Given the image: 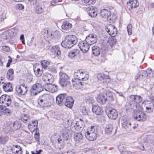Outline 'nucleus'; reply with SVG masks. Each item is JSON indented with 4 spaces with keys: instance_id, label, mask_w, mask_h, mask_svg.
I'll return each instance as SVG.
<instances>
[{
    "instance_id": "f257e3e1",
    "label": "nucleus",
    "mask_w": 154,
    "mask_h": 154,
    "mask_svg": "<svg viewBox=\"0 0 154 154\" xmlns=\"http://www.w3.org/2000/svg\"><path fill=\"white\" fill-rule=\"evenodd\" d=\"M78 39L76 36L73 35H69L66 36L64 41L61 43L62 46L65 48H70L76 44Z\"/></svg>"
},
{
    "instance_id": "f03ea898",
    "label": "nucleus",
    "mask_w": 154,
    "mask_h": 154,
    "mask_svg": "<svg viewBox=\"0 0 154 154\" xmlns=\"http://www.w3.org/2000/svg\"><path fill=\"white\" fill-rule=\"evenodd\" d=\"M97 129L96 127L91 126L89 128L88 131L85 133L86 138L90 141H94L97 137Z\"/></svg>"
},
{
    "instance_id": "7ed1b4c3",
    "label": "nucleus",
    "mask_w": 154,
    "mask_h": 154,
    "mask_svg": "<svg viewBox=\"0 0 154 154\" xmlns=\"http://www.w3.org/2000/svg\"><path fill=\"white\" fill-rule=\"evenodd\" d=\"M42 85L40 83L33 85L30 90V94L31 96H35L43 90Z\"/></svg>"
},
{
    "instance_id": "20e7f679",
    "label": "nucleus",
    "mask_w": 154,
    "mask_h": 154,
    "mask_svg": "<svg viewBox=\"0 0 154 154\" xmlns=\"http://www.w3.org/2000/svg\"><path fill=\"white\" fill-rule=\"evenodd\" d=\"M59 83L63 87H66L70 84L68 75L66 73L60 72L59 73Z\"/></svg>"
},
{
    "instance_id": "39448f33",
    "label": "nucleus",
    "mask_w": 154,
    "mask_h": 154,
    "mask_svg": "<svg viewBox=\"0 0 154 154\" xmlns=\"http://www.w3.org/2000/svg\"><path fill=\"white\" fill-rule=\"evenodd\" d=\"M134 117L136 119L139 121H144L146 119V116L145 114L139 110H137L135 112Z\"/></svg>"
},
{
    "instance_id": "423d86ee",
    "label": "nucleus",
    "mask_w": 154,
    "mask_h": 154,
    "mask_svg": "<svg viewBox=\"0 0 154 154\" xmlns=\"http://www.w3.org/2000/svg\"><path fill=\"white\" fill-rule=\"evenodd\" d=\"M106 112L108 117L112 119H115L117 117L118 114L116 110L112 108L107 109Z\"/></svg>"
},
{
    "instance_id": "0eeeda50",
    "label": "nucleus",
    "mask_w": 154,
    "mask_h": 154,
    "mask_svg": "<svg viewBox=\"0 0 154 154\" xmlns=\"http://www.w3.org/2000/svg\"><path fill=\"white\" fill-rule=\"evenodd\" d=\"M98 81L100 83H108L110 82V79L108 75L103 74H98L97 75Z\"/></svg>"
},
{
    "instance_id": "6e6552de",
    "label": "nucleus",
    "mask_w": 154,
    "mask_h": 154,
    "mask_svg": "<svg viewBox=\"0 0 154 154\" xmlns=\"http://www.w3.org/2000/svg\"><path fill=\"white\" fill-rule=\"evenodd\" d=\"M27 88L25 84H22L16 87V91L17 93L21 95L25 94L27 91Z\"/></svg>"
},
{
    "instance_id": "1a4fd4ad",
    "label": "nucleus",
    "mask_w": 154,
    "mask_h": 154,
    "mask_svg": "<svg viewBox=\"0 0 154 154\" xmlns=\"http://www.w3.org/2000/svg\"><path fill=\"white\" fill-rule=\"evenodd\" d=\"M44 88L47 91L51 93L56 92L57 90V87L55 85L52 84L51 83L44 85Z\"/></svg>"
},
{
    "instance_id": "9d476101",
    "label": "nucleus",
    "mask_w": 154,
    "mask_h": 154,
    "mask_svg": "<svg viewBox=\"0 0 154 154\" xmlns=\"http://www.w3.org/2000/svg\"><path fill=\"white\" fill-rule=\"evenodd\" d=\"M106 30L111 36H115L117 34L116 28L112 25H108L106 27Z\"/></svg>"
},
{
    "instance_id": "9b49d317",
    "label": "nucleus",
    "mask_w": 154,
    "mask_h": 154,
    "mask_svg": "<svg viewBox=\"0 0 154 154\" xmlns=\"http://www.w3.org/2000/svg\"><path fill=\"white\" fill-rule=\"evenodd\" d=\"M97 37L95 34H90L86 37L85 41L90 45H91L96 42Z\"/></svg>"
},
{
    "instance_id": "f8f14e48",
    "label": "nucleus",
    "mask_w": 154,
    "mask_h": 154,
    "mask_svg": "<svg viewBox=\"0 0 154 154\" xmlns=\"http://www.w3.org/2000/svg\"><path fill=\"white\" fill-rule=\"evenodd\" d=\"M90 45L85 41L79 42L78 45L80 49L84 53H86L88 51Z\"/></svg>"
},
{
    "instance_id": "ddd939ff",
    "label": "nucleus",
    "mask_w": 154,
    "mask_h": 154,
    "mask_svg": "<svg viewBox=\"0 0 154 154\" xmlns=\"http://www.w3.org/2000/svg\"><path fill=\"white\" fill-rule=\"evenodd\" d=\"M84 72H82L81 70H78L76 72H75L74 76L75 79H77L79 80L86 81L88 79V76L85 77L84 76Z\"/></svg>"
},
{
    "instance_id": "4468645a",
    "label": "nucleus",
    "mask_w": 154,
    "mask_h": 154,
    "mask_svg": "<svg viewBox=\"0 0 154 154\" xmlns=\"http://www.w3.org/2000/svg\"><path fill=\"white\" fill-rule=\"evenodd\" d=\"M126 116H123L122 119V125L123 128L128 130L131 129V125H132L131 123L129 121L126 119Z\"/></svg>"
},
{
    "instance_id": "2eb2a0df",
    "label": "nucleus",
    "mask_w": 154,
    "mask_h": 154,
    "mask_svg": "<svg viewBox=\"0 0 154 154\" xmlns=\"http://www.w3.org/2000/svg\"><path fill=\"white\" fill-rule=\"evenodd\" d=\"M66 97V94L65 93L59 95L56 98V103L60 106L62 105L63 104Z\"/></svg>"
},
{
    "instance_id": "dca6fc26",
    "label": "nucleus",
    "mask_w": 154,
    "mask_h": 154,
    "mask_svg": "<svg viewBox=\"0 0 154 154\" xmlns=\"http://www.w3.org/2000/svg\"><path fill=\"white\" fill-rule=\"evenodd\" d=\"M0 102L5 103L7 106H10L11 103V100L9 96L6 95H3L0 97Z\"/></svg>"
},
{
    "instance_id": "f3484780",
    "label": "nucleus",
    "mask_w": 154,
    "mask_h": 154,
    "mask_svg": "<svg viewBox=\"0 0 154 154\" xmlns=\"http://www.w3.org/2000/svg\"><path fill=\"white\" fill-rule=\"evenodd\" d=\"M53 76L48 73H45L42 76V80L46 83V84H48L53 81Z\"/></svg>"
},
{
    "instance_id": "a211bd4d",
    "label": "nucleus",
    "mask_w": 154,
    "mask_h": 154,
    "mask_svg": "<svg viewBox=\"0 0 154 154\" xmlns=\"http://www.w3.org/2000/svg\"><path fill=\"white\" fill-rule=\"evenodd\" d=\"M72 82L73 86L75 89L79 90L82 88L83 84L81 80L74 79L72 80Z\"/></svg>"
},
{
    "instance_id": "6ab92c4d",
    "label": "nucleus",
    "mask_w": 154,
    "mask_h": 154,
    "mask_svg": "<svg viewBox=\"0 0 154 154\" xmlns=\"http://www.w3.org/2000/svg\"><path fill=\"white\" fill-rule=\"evenodd\" d=\"M145 72L144 70L140 71L136 75L135 79L136 81L144 80L146 79V76L145 75Z\"/></svg>"
},
{
    "instance_id": "aec40b11",
    "label": "nucleus",
    "mask_w": 154,
    "mask_h": 154,
    "mask_svg": "<svg viewBox=\"0 0 154 154\" xmlns=\"http://www.w3.org/2000/svg\"><path fill=\"white\" fill-rule=\"evenodd\" d=\"M38 121L35 120L29 123L28 128L31 132H33L36 130L37 128Z\"/></svg>"
},
{
    "instance_id": "412c9836",
    "label": "nucleus",
    "mask_w": 154,
    "mask_h": 154,
    "mask_svg": "<svg viewBox=\"0 0 154 154\" xmlns=\"http://www.w3.org/2000/svg\"><path fill=\"white\" fill-rule=\"evenodd\" d=\"M145 107L146 112H150L154 109V104L151 101H146L145 102Z\"/></svg>"
},
{
    "instance_id": "4be33fe9",
    "label": "nucleus",
    "mask_w": 154,
    "mask_h": 154,
    "mask_svg": "<svg viewBox=\"0 0 154 154\" xmlns=\"http://www.w3.org/2000/svg\"><path fill=\"white\" fill-rule=\"evenodd\" d=\"M74 103L73 100L72 98L69 96L67 97L64 102L65 105L69 108H71Z\"/></svg>"
},
{
    "instance_id": "5701e85b",
    "label": "nucleus",
    "mask_w": 154,
    "mask_h": 154,
    "mask_svg": "<svg viewBox=\"0 0 154 154\" xmlns=\"http://www.w3.org/2000/svg\"><path fill=\"white\" fill-rule=\"evenodd\" d=\"M45 94H44L40 96L38 99V104L43 107H47V105L45 101Z\"/></svg>"
},
{
    "instance_id": "b1692460",
    "label": "nucleus",
    "mask_w": 154,
    "mask_h": 154,
    "mask_svg": "<svg viewBox=\"0 0 154 154\" xmlns=\"http://www.w3.org/2000/svg\"><path fill=\"white\" fill-rule=\"evenodd\" d=\"M45 94H44L40 96L38 99V104L43 107H47V105L45 101Z\"/></svg>"
},
{
    "instance_id": "393cba45",
    "label": "nucleus",
    "mask_w": 154,
    "mask_h": 154,
    "mask_svg": "<svg viewBox=\"0 0 154 154\" xmlns=\"http://www.w3.org/2000/svg\"><path fill=\"white\" fill-rule=\"evenodd\" d=\"M13 153L15 154H22L23 151L22 148L19 146L13 145L11 148Z\"/></svg>"
},
{
    "instance_id": "a878e982",
    "label": "nucleus",
    "mask_w": 154,
    "mask_h": 154,
    "mask_svg": "<svg viewBox=\"0 0 154 154\" xmlns=\"http://www.w3.org/2000/svg\"><path fill=\"white\" fill-rule=\"evenodd\" d=\"M128 6L129 9H133L137 7L139 5V3L137 0H130Z\"/></svg>"
},
{
    "instance_id": "bb28decb",
    "label": "nucleus",
    "mask_w": 154,
    "mask_h": 154,
    "mask_svg": "<svg viewBox=\"0 0 154 154\" xmlns=\"http://www.w3.org/2000/svg\"><path fill=\"white\" fill-rule=\"evenodd\" d=\"M97 101L100 104H105L107 100V98L106 97L105 95L100 94L98 97L97 99Z\"/></svg>"
},
{
    "instance_id": "cd10ccee",
    "label": "nucleus",
    "mask_w": 154,
    "mask_h": 154,
    "mask_svg": "<svg viewBox=\"0 0 154 154\" xmlns=\"http://www.w3.org/2000/svg\"><path fill=\"white\" fill-rule=\"evenodd\" d=\"M92 110L93 112L97 115H100L103 112L101 108L97 105L93 106L92 107Z\"/></svg>"
},
{
    "instance_id": "c85d7f7f",
    "label": "nucleus",
    "mask_w": 154,
    "mask_h": 154,
    "mask_svg": "<svg viewBox=\"0 0 154 154\" xmlns=\"http://www.w3.org/2000/svg\"><path fill=\"white\" fill-rule=\"evenodd\" d=\"M11 113V111L10 109L5 106L3 107L0 105V115L5 114L8 115Z\"/></svg>"
},
{
    "instance_id": "c756f323",
    "label": "nucleus",
    "mask_w": 154,
    "mask_h": 154,
    "mask_svg": "<svg viewBox=\"0 0 154 154\" xmlns=\"http://www.w3.org/2000/svg\"><path fill=\"white\" fill-rule=\"evenodd\" d=\"M2 87L3 89L5 92H10L13 90L12 85L10 82L4 83Z\"/></svg>"
},
{
    "instance_id": "7c9ffc66",
    "label": "nucleus",
    "mask_w": 154,
    "mask_h": 154,
    "mask_svg": "<svg viewBox=\"0 0 154 154\" xmlns=\"http://www.w3.org/2000/svg\"><path fill=\"white\" fill-rule=\"evenodd\" d=\"M70 131L69 129L66 127H63L61 131L62 136L66 139H68L70 134Z\"/></svg>"
},
{
    "instance_id": "2f4dec72",
    "label": "nucleus",
    "mask_w": 154,
    "mask_h": 154,
    "mask_svg": "<svg viewBox=\"0 0 154 154\" xmlns=\"http://www.w3.org/2000/svg\"><path fill=\"white\" fill-rule=\"evenodd\" d=\"M14 71L13 69H10L7 72L6 77L8 80L10 81L13 80L14 76Z\"/></svg>"
},
{
    "instance_id": "473e14b6",
    "label": "nucleus",
    "mask_w": 154,
    "mask_h": 154,
    "mask_svg": "<svg viewBox=\"0 0 154 154\" xmlns=\"http://www.w3.org/2000/svg\"><path fill=\"white\" fill-rule=\"evenodd\" d=\"M45 101L47 105V107L50 106L53 102V97L49 94H45Z\"/></svg>"
},
{
    "instance_id": "72a5a7b5",
    "label": "nucleus",
    "mask_w": 154,
    "mask_h": 154,
    "mask_svg": "<svg viewBox=\"0 0 154 154\" xmlns=\"http://www.w3.org/2000/svg\"><path fill=\"white\" fill-rule=\"evenodd\" d=\"M75 126H74V127H76L77 129L79 130H81L82 129L83 127L84 126V122L83 121L80 119L79 120L75 123Z\"/></svg>"
},
{
    "instance_id": "f704fd0d",
    "label": "nucleus",
    "mask_w": 154,
    "mask_h": 154,
    "mask_svg": "<svg viewBox=\"0 0 154 154\" xmlns=\"http://www.w3.org/2000/svg\"><path fill=\"white\" fill-rule=\"evenodd\" d=\"M79 53V49H74L70 51L69 52L68 56L70 58H72L78 55Z\"/></svg>"
},
{
    "instance_id": "c9c22d12",
    "label": "nucleus",
    "mask_w": 154,
    "mask_h": 154,
    "mask_svg": "<svg viewBox=\"0 0 154 154\" xmlns=\"http://www.w3.org/2000/svg\"><path fill=\"white\" fill-rule=\"evenodd\" d=\"M130 98L131 100L135 103H140L142 100V97L138 95H131L130 96Z\"/></svg>"
},
{
    "instance_id": "e433bc0d",
    "label": "nucleus",
    "mask_w": 154,
    "mask_h": 154,
    "mask_svg": "<svg viewBox=\"0 0 154 154\" xmlns=\"http://www.w3.org/2000/svg\"><path fill=\"white\" fill-rule=\"evenodd\" d=\"M88 10L89 11L88 14L92 17H95L97 14V12L96 11L94 8L93 7L88 8Z\"/></svg>"
},
{
    "instance_id": "4c0bfd02",
    "label": "nucleus",
    "mask_w": 154,
    "mask_h": 154,
    "mask_svg": "<svg viewBox=\"0 0 154 154\" xmlns=\"http://www.w3.org/2000/svg\"><path fill=\"white\" fill-rule=\"evenodd\" d=\"M110 14V12L109 10L106 9H103L100 12V16L104 18H107L108 15Z\"/></svg>"
},
{
    "instance_id": "58836bf2",
    "label": "nucleus",
    "mask_w": 154,
    "mask_h": 154,
    "mask_svg": "<svg viewBox=\"0 0 154 154\" xmlns=\"http://www.w3.org/2000/svg\"><path fill=\"white\" fill-rule=\"evenodd\" d=\"M145 72V75L146 76V79L147 77L152 78L154 77V71L152 70L151 69H148L146 70H144Z\"/></svg>"
},
{
    "instance_id": "ea45409f",
    "label": "nucleus",
    "mask_w": 154,
    "mask_h": 154,
    "mask_svg": "<svg viewBox=\"0 0 154 154\" xmlns=\"http://www.w3.org/2000/svg\"><path fill=\"white\" fill-rule=\"evenodd\" d=\"M51 51L55 55H59L61 54L60 48L57 45L53 46L51 49Z\"/></svg>"
},
{
    "instance_id": "a19ab883",
    "label": "nucleus",
    "mask_w": 154,
    "mask_h": 154,
    "mask_svg": "<svg viewBox=\"0 0 154 154\" xmlns=\"http://www.w3.org/2000/svg\"><path fill=\"white\" fill-rule=\"evenodd\" d=\"M92 52L93 54L95 56H98L100 54V49L97 46L94 45L92 47Z\"/></svg>"
},
{
    "instance_id": "79ce46f5",
    "label": "nucleus",
    "mask_w": 154,
    "mask_h": 154,
    "mask_svg": "<svg viewBox=\"0 0 154 154\" xmlns=\"http://www.w3.org/2000/svg\"><path fill=\"white\" fill-rule=\"evenodd\" d=\"M107 98V100L109 101H112L114 100L112 93L109 91H107L103 94Z\"/></svg>"
},
{
    "instance_id": "37998d69",
    "label": "nucleus",
    "mask_w": 154,
    "mask_h": 154,
    "mask_svg": "<svg viewBox=\"0 0 154 154\" xmlns=\"http://www.w3.org/2000/svg\"><path fill=\"white\" fill-rule=\"evenodd\" d=\"M10 126L12 129L15 130L19 129L21 127L20 124L17 121L11 123Z\"/></svg>"
},
{
    "instance_id": "c03bdc74",
    "label": "nucleus",
    "mask_w": 154,
    "mask_h": 154,
    "mask_svg": "<svg viewBox=\"0 0 154 154\" xmlns=\"http://www.w3.org/2000/svg\"><path fill=\"white\" fill-rule=\"evenodd\" d=\"M72 27V24L68 22H64L63 23L62 26L63 29L65 30H69Z\"/></svg>"
},
{
    "instance_id": "a18cd8bd",
    "label": "nucleus",
    "mask_w": 154,
    "mask_h": 154,
    "mask_svg": "<svg viewBox=\"0 0 154 154\" xmlns=\"http://www.w3.org/2000/svg\"><path fill=\"white\" fill-rule=\"evenodd\" d=\"M113 125L111 124H109L106 125L105 129L106 133L107 134H110L113 131Z\"/></svg>"
},
{
    "instance_id": "49530a36",
    "label": "nucleus",
    "mask_w": 154,
    "mask_h": 154,
    "mask_svg": "<svg viewBox=\"0 0 154 154\" xmlns=\"http://www.w3.org/2000/svg\"><path fill=\"white\" fill-rule=\"evenodd\" d=\"M107 42L111 46H112L116 44V39L115 36H111L109 37Z\"/></svg>"
},
{
    "instance_id": "de8ad7c7",
    "label": "nucleus",
    "mask_w": 154,
    "mask_h": 154,
    "mask_svg": "<svg viewBox=\"0 0 154 154\" xmlns=\"http://www.w3.org/2000/svg\"><path fill=\"white\" fill-rule=\"evenodd\" d=\"M83 137L82 134L79 133H75L74 136V140L77 142H80L82 139Z\"/></svg>"
},
{
    "instance_id": "09e8293b",
    "label": "nucleus",
    "mask_w": 154,
    "mask_h": 154,
    "mask_svg": "<svg viewBox=\"0 0 154 154\" xmlns=\"http://www.w3.org/2000/svg\"><path fill=\"white\" fill-rule=\"evenodd\" d=\"M107 20L109 22H114L116 19V15L113 14H110L108 15V17L107 18Z\"/></svg>"
},
{
    "instance_id": "8fccbe9b",
    "label": "nucleus",
    "mask_w": 154,
    "mask_h": 154,
    "mask_svg": "<svg viewBox=\"0 0 154 154\" xmlns=\"http://www.w3.org/2000/svg\"><path fill=\"white\" fill-rule=\"evenodd\" d=\"M43 32L44 33V35L47 38H53L52 32L48 30H44L43 31Z\"/></svg>"
},
{
    "instance_id": "3c124183",
    "label": "nucleus",
    "mask_w": 154,
    "mask_h": 154,
    "mask_svg": "<svg viewBox=\"0 0 154 154\" xmlns=\"http://www.w3.org/2000/svg\"><path fill=\"white\" fill-rule=\"evenodd\" d=\"M35 11L38 14H40L42 13L44 10L42 6L38 5L36 8Z\"/></svg>"
},
{
    "instance_id": "603ef678",
    "label": "nucleus",
    "mask_w": 154,
    "mask_h": 154,
    "mask_svg": "<svg viewBox=\"0 0 154 154\" xmlns=\"http://www.w3.org/2000/svg\"><path fill=\"white\" fill-rule=\"evenodd\" d=\"M11 32V31L10 32H5L3 33L2 35V37L3 39H7L9 38V34Z\"/></svg>"
},
{
    "instance_id": "864d4df0",
    "label": "nucleus",
    "mask_w": 154,
    "mask_h": 154,
    "mask_svg": "<svg viewBox=\"0 0 154 154\" xmlns=\"http://www.w3.org/2000/svg\"><path fill=\"white\" fill-rule=\"evenodd\" d=\"M29 119V117L28 115L24 114L21 117L20 120L22 121L25 122Z\"/></svg>"
},
{
    "instance_id": "5fc2aeb1",
    "label": "nucleus",
    "mask_w": 154,
    "mask_h": 154,
    "mask_svg": "<svg viewBox=\"0 0 154 154\" xmlns=\"http://www.w3.org/2000/svg\"><path fill=\"white\" fill-rule=\"evenodd\" d=\"M8 137L7 136L0 137V144H4L8 140Z\"/></svg>"
},
{
    "instance_id": "6e6d98bb",
    "label": "nucleus",
    "mask_w": 154,
    "mask_h": 154,
    "mask_svg": "<svg viewBox=\"0 0 154 154\" xmlns=\"http://www.w3.org/2000/svg\"><path fill=\"white\" fill-rule=\"evenodd\" d=\"M41 64L43 68L46 69L49 65L50 62L46 60H43L41 61Z\"/></svg>"
},
{
    "instance_id": "4d7b16f0",
    "label": "nucleus",
    "mask_w": 154,
    "mask_h": 154,
    "mask_svg": "<svg viewBox=\"0 0 154 154\" xmlns=\"http://www.w3.org/2000/svg\"><path fill=\"white\" fill-rule=\"evenodd\" d=\"M34 71L35 75L37 77L40 76L42 73V71L40 68H38L37 70L34 69Z\"/></svg>"
},
{
    "instance_id": "13d9d810",
    "label": "nucleus",
    "mask_w": 154,
    "mask_h": 154,
    "mask_svg": "<svg viewBox=\"0 0 154 154\" xmlns=\"http://www.w3.org/2000/svg\"><path fill=\"white\" fill-rule=\"evenodd\" d=\"M85 100L87 103H92L93 102V98L91 96H88L86 97Z\"/></svg>"
},
{
    "instance_id": "bf43d9fd",
    "label": "nucleus",
    "mask_w": 154,
    "mask_h": 154,
    "mask_svg": "<svg viewBox=\"0 0 154 154\" xmlns=\"http://www.w3.org/2000/svg\"><path fill=\"white\" fill-rule=\"evenodd\" d=\"M84 2L86 4V5L94 4L95 3L94 0H83Z\"/></svg>"
},
{
    "instance_id": "052dcab7",
    "label": "nucleus",
    "mask_w": 154,
    "mask_h": 154,
    "mask_svg": "<svg viewBox=\"0 0 154 154\" xmlns=\"http://www.w3.org/2000/svg\"><path fill=\"white\" fill-rule=\"evenodd\" d=\"M127 32H128V34L129 35H131L132 34V26L131 24H128L127 27Z\"/></svg>"
},
{
    "instance_id": "680f3d73",
    "label": "nucleus",
    "mask_w": 154,
    "mask_h": 154,
    "mask_svg": "<svg viewBox=\"0 0 154 154\" xmlns=\"http://www.w3.org/2000/svg\"><path fill=\"white\" fill-rule=\"evenodd\" d=\"M52 36L53 38H57L58 36L59 35V32L57 31H55L54 32H52Z\"/></svg>"
},
{
    "instance_id": "e2e57ef3",
    "label": "nucleus",
    "mask_w": 154,
    "mask_h": 154,
    "mask_svg": "<svg viewBox=\"0 0 154 154\" xmlns=\"http://www.w3.org/2000/svg\"><path fill=\"white\" fill-rule=\"evenodd\" d=\"M49 70L54 73H56L57 72V70L55 67L53 66L50 67L49 68Z\"/></svg>"
},
{
    "instance_id": "0e129e2a",
    "label": "nucleus",
    "mask_w": 154,
    "mask_h": 154,
    "mask_svg": "<svg viewBox=\"0 0 154 154\" xmlns=\"http://www.w3.org/2000/svg\"><path fill=\"white\" fill-rule=\"evenodd\" d=\"M2 49L3 51H10V48L7 46H2Z\"/></svg>"
},
{
    "instance_id": "69168bd1",
    "label": "nucleus",
    "mask_w": 154,
    "mask_h": 154,
    "mask_svg": "<svg viewBox=\"0 0 154 154\" xmlns=\"http://www.w3.org/2000/svg\"><path fill=\"white\" fill-rule=\"evenodd\" d=\"M35 138L38 142L39 141V133H35Z\"/></svg>"
},
{
    "instance_id": "338daca9",
    "label": "nucleus",
    "mask_w": 154,
    "mask_h": 154,
    "mask_svg": "<svg viewBox=\"0 0 154 154\" xmlns=\"http://www.w3.org/2000/svg\"><path fill=\"white\" fill-rule=\"evenodd\" d=\"M9 57L10 59L8 60V62L6 66V67H8L10 66L11 63L12 62V60L11 58L9 56Z\"/></svg>"
},
{
    "instance_id": "774afa93",
    "label": "nucleus",
    "mask_w": 154,
    "mask_h": 154,
    "mask_svg": "<svg viewBox=\"0 0 154 154\" xmlns=\"http://www.w3.org/2000/svg\"><path fill=\"white\" fill-rule=\"evenodd\" d=\"M58 2V0H53L51 2V5L55 6L58 4H57Z\"/></svg>"
}]
</instances>
